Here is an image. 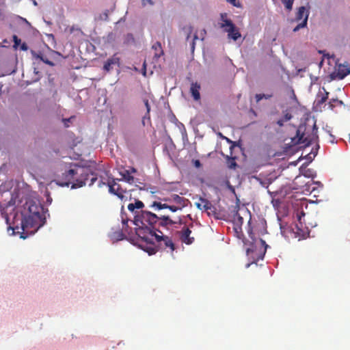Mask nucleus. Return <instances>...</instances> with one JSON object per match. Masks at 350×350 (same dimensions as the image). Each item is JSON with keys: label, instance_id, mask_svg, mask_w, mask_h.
Masks as SVG:
<instances>
[{"label": "nucleus", "instance_id": "37", "mask_svg": "<svg viewBox=\"0 0 350 350\" xmlns=\"http://www.w3.org/2000/svg\"><path fill=\"white\" fill-rule=\"evenodd\" d=\"M333 103H341L342 102L338 100V99H332L329 102V107L332 109L334 107V105L333 104Z\"/></svg>", "mask_w": 350, "mask_h": 350}, {"label": "nucleus", "instance_id": "7", "mask_svg": "<svg viewBox=\"0 0 350 350\" xmlns=\"http://www.w3.org/2000/svg\"><path fill=\"white\" fill-rule=\"evenodd\" d=\"M220 19L221 23H219V26L225 32L228 33V38L236 41L241 38V34L239 29L230 19L228 18V14L226 13H221L220 14Z\"/></svg>", "mask_w": 350, "mask_h": 350}, {"label": "nucleus", "instance_id": "20", "mask_svg": "<svg viewBox=\"0 0 350 350\" xmlns=\"http://www.w3.org/2000/svg\"><path fill=\"white\" fill-rule=\"evenodd\" d=\"M324 93L323 94H319L317 95V99L315 100L317 105L320 106L322 104H323L328 98V94L329 92H326L325 89H323Z\"/></svg>", "mask_w": 350, "mask_h": 350}, {"label": "nucleus", "instance_id": "12", "mask_svg": "<svg viewBox=\"0 0 350 350\" xmlns=\"http://www.w3.org/2000/svg\"><path fill=\"white\" fill-rule=\"evenodd\" d=\"M157 219L153 222L152 224H147V228H151V227H154L155 224H158L159 226H167L168 225L172 226L175 224L176 222L174 221L172 219H170L169 216L165 215H157Z\"/></svg>", "mask_w": 350, "mask_h": 350}, {"label": "nucleus", "instance_id": "34", "mask_svg": "<svg viewBox=\"0 0 350 350\" xmlns=\"http://www.w3.org/2000/svg\"><path fill=\"white\" fill-rule=\"evenodd\" d=\"M167 208L170 209L172 212H176L178 210H182V208L178 207L176 205H168Z\"/></svg>", "mask_w": 350, "mask_h": 350}, {"label": "nucleus", "instance_id": "10", "mask_svg": "<svg viewBox=\"0 0 350 350\" xmlns=\"http://www.w3.org/2000/svg\"><path fill=\"white\" fill-rule=\"evenodd\" d=\"M107 185L109 187V191L110 193L117 196L119 198L123 199L124 194L126 193V189H123L122 186L116 183L115 180L113 179L112 182H108Z\"/></svg>", "mask_w": 350, "mask_h": 350}, {"label": "nucleus", "instance_id": "24", "mask_svg": "<svg viewBox=\"0 0 350 350\" xmlns=\"http://www.w3.org/2000/svg\"><path fill=\"white\" fill-rule=\"evenodd\" d=\"M123 178L129 183H133L134 178L133 176L130 174L129 170H126L124 173L122 174Z\"/></svg>", "mask_w": 350, "mask_h": 350}, {"label": "nucleus", "instance_id": "47", "mask_svg": "<svg viewBox=\"0 0 350 350\" xmlns=\"http://www.w3.org/2000/svg\"><path fill=\"white\" fill-rule=\"evenodd\" d=\"M148 2L150 3V5H153V1H148Z\"/></svg>", "mask_w": 350, "mask_h": 350}, {"label": "nucleus", "instance_id": "9", "mask_svg": "<svg viewBox=\"0 0 350 350\" xmlns=\"http://www.w3.org/2000/svg\"><path fill=\"white\" fill-rule=\"evenodd\" d=\"M308 18V12L306 10V8L304 6H301L299 8L298 11L296 14L295 20L297 21H302L299 23L294 29L293 31L296 32L299 31L301 28H303L306 26L307 21Z\"/></svg>", "mask_w": 350, "mask_h": 350}, {"label": "nucleus", "instance_id": "8", "mask_svg": "<svg viewBox=\"0 0 350 350\" xmlns=\"http://www.w3.org/2000/svg\"><path fill=\"white\" fill-rule=\"evenodd\" d=\"M302 216H305V213L303 211L297 214L298 223H296L295 224V227L292 228V230L295 234V237L298 238L299 240L305 239L308 234L307 228H306L301 222Z\"/></svg>", "mask_w": 350, "mask_h": 350}, {"label": "nucleus", "instance_id": "23", "mask_svg": "<svg viewBox=\"0 0 350 350\" xmlns=\"http://www.w3.org/2000/svg\"><path fill=\"white\" fill-rule=\"evenodd\" d=\"M226 165L229 169H235L237 166L235 158L227 157Z\"/></svg>", "mask_w": 350, "mask_h": 350}, {"label": "nucleus", "instance_id": "1", "mask_svg": "<svg viewBox=\"0 0 350 350\" xmlns=\"http://www.w3.org/2000/svg\"><path fill=\"white\" fill-rule=\"evenodd\" d=\"M25 212L21 214V218H18V215L14 217L16 220L21 221V227L15 225L10 226L8 228V232L10 234H20L21 239H26L27 234H25V229L28 228H33L36 226H42L45 223L44 208L43 206L34 200H28L25 204Z\"/></svg>", "mask_w": 350, "mask_h": 350}, {"label": "nucleus", "instance_id": "31", "mask_svg": "<svg viewBox=\"0 0 350 350\" xmlns=\"http://www.w3.org/2000/svg\"><path fill=\"white\" fill-rule=\"evenodd\" d=\"M109 11L108 10L104 11L100 15V19L103 21H107L108 20V16H109Z\"/></svg>", "mask_w": 350, "mask_h": 350}, {"label": "nucleus", "instance_id": "4", "mask_svg": "<svg viewBox=\"0 0 350 350\" xmlns=\"http://www.w3.org/2000/svg\"><path fill=\"white\" fill-rule=\"evenodd\" d=\"M234 230L237 237L239 239L242 240L244 245L247 246L246 247L247 254L250 256L254 261H258L263 258L266 253L267 247H268L264 240L260 239L258 241H257L256 239H254L252 230H249V236L252 239V241H245L241 226H234Z\"/></svg>", "mask_w": 350, "mask_h": 350}, {"label": "nucleus", "instance_id": "14", "mask_svg": "<svg viewBox=\"0 0 350 350\" xmlns=\"http://www.w3.org/2000/svg\"><path fill=\"white\" fill-rule=\"evenodd\" d=\"M195 205L198 209L201 211H208L214 209V206L210 201L201 197L199 198L198 202H195Z\"/></svg>", "mask_w": 350, "mask_h": 350}, {"label": "nucleus", "instance_id": "44", "mask_svg": "<svg viewBox=\"0 0 350 350\" xmlns=\"http://www.w3.org/2000/svg\"><path fill=\"white\" fill-rule=\"evenodd\" d=\"M201 34L204 36L206 34V31L205 29H203L202 31L201 32Z\"/></svg>", "mask_w": 350, "mask_h": 350}, {"label": "nucleus", "instance_id": "17", "mask_svg": "<svg viewBox=\"0 0 350 350\" xmlns=\"http://www.w3.org/2000/svg\"><path fill=\"white\" fill-rule=\"evenodd\" d=\"M120 58L114 55L111 58L108 59L107 62L105 63L103 69L107 72H109L113 65L119 64Z\"/></svg>", "mask_w": 350, "mask_h": 350}, {"label": "nucleus", "instance_id": "39", "mask_svg": "<svg viewBox=\"0 0 350 350\" xmlns=\"http://www.w3.org/2000/svg\"><path fill=\"white\" fill-rule=\"evenodd\" d=\"M198 38V36L196 34H195L193 36V39L191 44V48L192 51H193L194 48H195V40H197Z\"/></svg>", "mask_w": 350, "mask_h": 350}, {"label": "nucleus", "instance_id": "5", "mask_svg": "<svg viewBox=\"0 0 350 350\" xmlns=\"http://www.w3.org/2000/svg\"><path fill=\"white\" fill-rule=\"evenodd\" d=\"M317 139V128L316 124H314L310 133L307 131V127L306 124H300L296 131V135L293 137H291L290 139L291 142L287 144H288L290 146H294L296 145L309 146Z\"/></svg>", "mask_w": 350, "mask_h": 350}, {"label": "nucleus", "instance_id": "30", "mask_svg": "<svg viewBox=\"0 0 350 350\" xmlns=\"http://www.w3.org/2000/svg\"><path fill=\"white\" fill-rule=\"evenodd\" d=\"M271 97V95H269V94H257L256 95V101L257 102H259L260 100H261L262 98H266V99H268L269 98Z\"/></svg>", "mask_w": 350, "mask_h": 350}, {"label": "nucleus", "instance_id": "2", "mask_svg": "<svg viewBox=\"0 0 350 350\" xmlns=\"http://www.w3.org/2000/svg\"><path fill=\"white\" fill-rule=\"evenodd\" d=\"M96 179V175L90 168L74 165L62 174L61 179L57 180V184L60 186H68L72 184V187L76 188L85 185L91 186Z\"/></svg>", "mask_w": 350, "mask_h": 350}, {"label": "nucleus", "instance_id": "3", "mask_svg": "<svg viewBox=\"0 0 350 350\" xmlns=\"http://www.w3.org/2000/svg\"><path fill=\"white\" fill-rule=\"evenodd\" d=\"M158 232L150 228H135V233L139 239L147 243L155 245L159 250H167L172 254L176 250L175 244L171 237L163 234L160 230Z\"/></svg>", "mask_w": 350, "mask_h": 350}, {"label": "nucleus", "instance_id": "18", "mask_svg": "<svg viewBox=\"0 0 350 350\" xmlns=\"http://www.w3.org/2000/svg\"><path fill=\"white\" fill-rule=\"evenodd\" d=\"M152 49L154 51V58L156 60H158L159 57L163 55L164 53L161 42H157L154 43L152 45Z\"/></svg>", "mask_w": 350, "mask_h": 350}, {"label": "nucleus", "instance_id": "6", "mask_svg": "<svg viewBox=\"0 0 350 350\" xmlns=\"http://www.w3.org/2000/svg\"><path fill=\"white\" fill-rule=\"evenodd\" d=\"M128 210L134 215L133 224L136 228H146L147 224H152L157 219V215L148 211H137L133 203L128 205Z\"/></svg>", "mask_w": 350, "mask_h": 350}, {"label": "nucleus", "instance_id": "43", "mask_svg": "<svg viewBox=\"0 0 350 350\" xmlns=\"http://www.w3.org/2000/svg\"><path fill=\"white\" fill-rule=\"evenodd\" d=\"M201 165V163L199 160H196L195 161V166L199 167Z\"/></svg>", "mask_w": 350, "mask_h": 350}, {"label": "nucleus", "instance_id": "40", "mask_svg": "<svg viewBox=\"0 0 350 350\" xmlns=\"http://www.w3.org/2000/svg\"><path fill=\"white\" fill-rule=\"evenodd\" d=\"M230 2L232 3L234 6L241 7V1H230Z\"/></svg>", "mask_w": 350, "mask_h": 350}, {"label": "nucleus", "instance_id": "36", "mask_svg": "<svg viewBox=\"0 0 350 350\" xmlns=\"http://www.w3.org/2000/svg\"><path fill=\"white\" fill-rule=\"evenodd\" d=\"M75 117V116H71L70 118H64L63 119V122L64 123V126L65 127H68L69 126V124L68 123L71 122V120L72 119H74Z\"/></svg>", "mask_w": 350, "mask_h": 350}, {"label": "nucleus", "instance_id": "32", "mask_svg": "<svg viewBox=\"0 0 350 350\" xmlns=\"http://www.w3.org/2000/svg\"><path fill=\"white\" fill-rule=\"evenodd\" d=\"M13 41H14V47H16H16H17V46L21 44V40L20 38H18V36H16V35H14V36H13Z\"/></svg>", "mask_w": 350, "mask_h": 350}, {"label": "nucleus", "instance_id": "29", "mask_svg": "<svg viewBox=\"0 0 350 350\" xmlns=\"http://www.w3.org/2000/svg\"><path fill=\"white\" fill-rule=\"evenodd\" d=\"M133 204L135 205V207L137 211L142 210V208L145 206L144 202L139 200H136Z\"/></svg>", "mask_w": 350, "mask_h": 350}, {"label": "nucleus", "instance_id": "15", "mask_svg": "<svg viewBox=\"0 0 350 350\" xmlns=\"http://www.w3.org/2000/svg\"><path fill=\"white\" fill-rule=\"evenodd\" d=\"M350 74V69L343 64H339L336 70V77L338 79H342Z\"/></svg>", "mask_w": 350, "mask_h": 350}, {"label": "nucleus", "instance_id": "22", "mask_svg": "<svg viewBox=\"0 0 350 350\" xmlns=\"http://www.w3.org/2000/svg\"><path fill=\"white\" fill-rule=\"evenodd\" d=\"M144 101V103L145 105V107L146 108V115L143 118V120H142V123L144 125L145 124V122H144V120L146 118H148V120H150V106L149 105V102H148V100L147 98H144L143 100Z\"/></svg>", "mask_w": 350, "mask_h": 350}, {"label": "nucleus", "instance_id": "33", "mask_svg": "<svg viewBox=\"0 0 350 350\" xmlns=\"http://www.w3.org/2000/svg\"><path fill=\"white\" fill-rule=\"evenodd\" d=\"M184 29H185L187 32V40H189L190 35L193 31V27L189 25V26L185 27L184 28Z\"/></svg>", "mask_w": 350, "mask_h": 350}, {"label": "nucleus", "instance_id": "16", "mask_svg": "<svg viewBox=\"0 0 350 350\" xmlns=\"http://www.w3.org/2000/svg\"><path fill=\"white\" fill-rule=\"evenodd\" d=\"M200 85L197 82H193L191 84L190 92L194 98V100H198L200 98Z\"/></svg>", "mask_w": 350, "mask_h": 350}, {"label": "nucleus", "instance_id": "13", "mask_svg": "<svg viewBox=\"0 0 350 350\" xmlns=\"http://www.w3.org/2000/svg\"><path fill=\"white\" fill-rule=\"evenodd\" d=\"M164 201L170 202L172 201L176 203V206L180 208L187 206V203L189 202V200L183 197H180L177 194H173L171 198H165Z\"/></svg>", "mask_w": 350, "mask_h": 350}, {"label": "nucleus", "instance_id": "38", "mask_svg": "<svg viewBox=\"0 0 350 350\" xmlns=\"http://www.w3.org/2000/svg\"><path fill=\"white\" fill-rule=\"evenodd\" d=\"M285 3V7L288 10H291L293 3L294 1H284Z\"/></svg>", "mask_w": 350, "mask_h": 350}, {"label": "nucleus", "instance_id": "25", "mask_svg": "<svg viewBox=\"0 0 350 350\" xmlns=\"http://www.w3.org/2000/svg\"><path fill=\"white\" fill-rule=\"evenodd\" d=\"M121 217H122V223L123 224V229L124 230H126V228L128 227V221L129 219L127 217L126 214L125 213H123L122 211L121 213Z\"/></svg>", "mask_w": 350, "mask_h": 350}, {"label": "nucleus", "instance_id": "26", "mask_svg": "<svg viewBox=\"0 0 350 350\" xmlns=\"http://www.w3.org/2000/svg\"><path fill=\"white\" fill-rule=\"evenodd\" d=\"M152 207H155L158 210L167 208L168 207V204H162L161 202H154L151 205Z\"/></svg>", "mask_w": 350, "mask_h": 350}, {"label": "nucleus", "instance_id": "45", "mask_svg": "<svg viewBox=\"0 0 350 350\" xmlns=\"http://www.w3.org/2000/svg\"><path fill=\"white\" fill-rule=\"evenodd\" d=\"M131 172H136V170H135V168H132V169H131Z\"/></svg>", "mask_w": 350, "mask_h": 350}, {"label": "nucleus", "instance_id": "42", "mask_svg": "<svg viewBox=\"0 0 350 350\" xmlns=\"http://www.w3.org/2000/svg\"><path fill=\"white\" fill-rule=\"evenodd\" d=\"M215 208L214 207V209L206 211L207 212V214L208 215H215Z\"/></svg>", "mask_w": 350, "mask_h": 350}, {"label": "nucleus", "instance_id": "19", "mask_svg": "<svg viewBox=\"0 0 350 350\" xmlns=\"http://www.w3.org/2000/svg\"><path fill=\"white\" fill-rule=\"evenodd\" d=\"M282 113H283L282 118H280L277 121V124L280 127L284 125V122L291 120L293 118V116L288 109H286L285 111H283Z\"/></svg>", "mask_w": 350, "mask_h": 350}, {"label": "nucleus", "instance_id": "41", "mask_svg": "<svg viewBox=\"0 0 350 350\" xmlns=\"http://www.w3.org/2000/svg\"><path fill=\"white\" fill-rule=\"evenodd\" d=\"M21 49L22 51H27L28 49V46L26 43H23L21 46Z\"/></svg>", "mask_w": 350, "mask_h": 350}, {"label": "nucleus", "instance_id": "35", "mask_svg": "<svg viewBox=\"0 0 350 350\" xmlns=\"http://www.w3.org/2000/svg\"><path fill=\"white\" fill-rule=\"evenodd\" d=\"M5 18V13L4 8H0V21H4Z\"/></svg>", "mask_w": 350, "mask_h": 350}, {"label": "nucleus", "instance_id": "46", "mask_svg": "<svg viewBox=\"0 0 350 350\" xmlns=\"http://www.w3.org/2000/svg\"><path fill=\"white\" fill-rule=\"evenodd\" d=\"M33 2L34 5H38V3H37L38 2L37 1H33Z\"/></svg>", "mask_w": 350, "mask_h": 350}, {"label": "nucleus", "instance_id": "28", "mask_svg": "<svg viewBox=\"0 0 350 350\" xmlns=\"http://www.w3.org/2000/svg\"><path fill=\"white\" fill-rule=\"evenodd\" d=\"M243 224V217L237 214L236 215V217H234V226H241Z\"/></svg>", "mask_w": 350, "mask_h": 350}, {"label": "nucleus", "instance_id": "11", "mask_svg": "<svg viewBox=\"0 0 350 350\" xmlns=\"http://www.w3.org/2000/svg\"><path fill=\"white\" fill-rule=\"evenodd\" d=\"M191 230L188 226H184L179 232V238L180 241L187 244L190 245L194 242L195 238L191 237Z\"/></svg>", "mask_w": 350, "mask_h": 350}, {"label": "nucleus", "instance_id": "27", "mask_svg": "<svg viewBox=\"0 0 350 350\" xmlns=\"http://www.w3.org/2000/svg\"><path fill=\"white\" fill-rule=\"evenodd\" d=\"M144 250L148 253L149 255L154 254L159 250L156 247V245H154V247L150 245L147 246L146 248H144Z\"/></svg>", "mask_w": 350, "mask_h": 350}, {"label": "nucleus", "instance_id": "21", "mask_svg": "<svg viewBox=\"0 0 350 350\" xmlns=\"http://www.w3.org/2000/svg\"><path fill=\"white\" fill-rule=\"evenodd\" d=\"M34 57L36 58V59H40L42 62H43L44 63H45L47 65H49L51 66H54V63L50 60H49L46 57H44L41 53H38V54H36L34 53L33 54Z\"/></svg>", "mask_w": 350, "mask_h": 350}]
</instances>
